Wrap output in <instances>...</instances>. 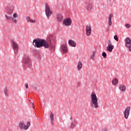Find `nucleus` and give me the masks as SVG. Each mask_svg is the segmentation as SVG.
<instances>
[{
  "instance_id": "f257e3e1",
  "label": "nucleus",
  "mask_w": 131,
  "mask_h": 131,
  "mask_svg": "<svg viewBox=\"0 0 131 131\" xmlns=\"http://www.w3.org/2000/svg\"><path fill=\"white\" fill-rule=\"evenodd\" d=\"M33 46L35 48H41L44 47L45 49H49V43L47 42L46 39L37 38L35 39L33 41Z\"/></svg>"
},
{
  "instance_id": "f03ea898",
  "label": "nucleus",
  "mask_w": 131,
  "mask_h": 131,
  "mask_svg": "<svg viewBox=\"0 0 131 131\" xmlns=\"http://www.w3.org/2000/svg\"><path fill=\"white\" fill-rule=\"evenodd\" d=\"M91 106L92 108L94 109H99V101L98 100V97H97V95L94 93H92L91 94Z\"/></svg>"
},
{
  "instance_id": "7ed1b4c3",
  "label": "nucleus",
  "mask_w": 131,
  "mask_h": 131,
  "mask_svg": "<svg viewBox=\"0 0 131 131\" xmlns=\"http://www.w3.org/2000/svg\"><path fill=\"white\" fill-rule=\"evenodd\" d=\"M49 47L52 50H55V45H56V38L52 35H50L48 38Z\"/></svg>"
},
{
  "instance_id": "20e7f679",
  "label": "nucleus",
  "mask_w": 131,
  "mask_h": 131,
  "mask_svg": "<svg viewBox=\"0 0 131 131\" xmlns=\"http://www.w3.org/2000/svg\"><path fill=\"white\" fill-rule=\"evenodd\" d=\"M45 14L48 19H50V17L53 14V11H51V8L48 3L45 4Z\"/></svg>"
},
{
  "instance_id": "39448f33",
  "label": "nucleus",
  "mask_w": 131,
  "mask_h": 131,
  "mask_svg": "<svg viewBox=\"0 0 131 131\" xmlns=\"http://www.w3.org/2000/svg\"><path fill=\"white\" fill-rule=\"evenodd\" d=\"M23 64L25 68L29 67L31 65V61L29 56H25L23 59Z\"/></svg>"
},
{
  "instance_id": "423d86ee",
  "label": "nucleus",
  "mask_w": 131,
  "mask_h": 131,
  "mask_svg": "<svg viewBox=\"0 0 131 131\" xmlns=\"http://www.w3.org/2000/svg\"><path fill=\"white\" fill-rule=\"evenodd\" d=\"M11 43L14 51V54L17 55L18 53V51L19 50V45H18V43H17L14 40H11Z\"/></svg>"
},
{
  "instance_id": "0eeeda50",
  "label": "nucleus",
  "mask_w": 131,
  "mask_h": 131,
  "mask_svg": "<svg viewBox=\"0 0 131 131\" xmlns=\"http://www.w3.org/2000/svg\"><path fill=\"white\" fill-rule=\"evenodd\" d=\"M125 46L127 48H128L129 52H131V39L128 37H127L125 39Z\"/></svg>"
},
{
  "instance_id": "6e6552de",
  "label": "nucleus",
  "mask_w": 131,
  "mask_h": 131,
  "mask_svg": "<svg viewBox=\"0 0 131 131\" xmlns=\"http://www.w3.org/2000/svg\"><path fill=\"white\" fill-rule=\"evenodd\" d=\"M130 112V106H127L124 111V116L125 119H128Z\"/></svg>"
},
{
  "instance_id": "1a4fd4ad",
  "label": "nucleus",
  "mask_w": 131,
  "mask_h": 131,
  "mask_svg": "<svg viewBox=\"0 0 131 131\" xmlns=\"http://www.w3.org/2000/svg\"><path fill=\"white\" fill-rule=\"evenodd\" d=\"M72 23V20L69 17L65 18L63 21V24L65 26H70Z\"/></svg>"
},
{
  "instance_id": "9d476101",
  "label": "nucleus",
  "mask_w": 131,
  "mask_h": 131,
  "mask_svg": "<svg viewBox=\"0 0 131 131\" xmlns=\"http://www.w3.org/2000/svg\"><path fill=\"white\" fill-rule=\"evenodd\" d=\"M86 34L87 36H90L92 34V27L91 25H86L85 27Z\"/></svg>"
},
{
  "instance_id": "9b49d317",
  "label": "nucleus",
  "mask_w": 131,
  "mask_h": 131,
  "mask_svg": "<svg viewBox=\"0 0 131 131\" xmlns=\"http://www.w3.org/2000/svg\"><path fill=\"white\" fill-rule=\"evenodd\" d=\"M113 49H114V46L112 45V42H111V40H108V46L107 47V50L111 53L112 51H113Z\"/></svg>"
},
{
  "instance_id": "f8f14e48",
  "label": "nucleus",
  "mask_w": 131,
  "mask_h": 131,
  "mask_svg": "<svg viewBox=\"0 0 131 131\" xmlns=\"http://www.w3.org/2000/svg\"><path fill=\"white\" fill-rule=\"evenodd\" d=\"M60 51L63 53V54H66L68 52V49H67V45L64 43L61 45L60 47Z\"/></svg>"
},
{
  "instance_id": "ddd939ff",
  "label": "nucleus",
  "mask_w": 131,
  "mask_h": 131,
  "mask_svg": "<svg viewBox=\"0 0 131 131\" xmlns=\"http://www.w3.org/2000/svg\"><path fill=\"white\" fill-rule=\"evenodd\" d=\"M18 126L20 129H25V130H27L28 129V127H26V125L24 122H20L18 123Z\"/></svg>"
},
{
  "instance_id": "4468645a",
  "label": "nucleus",
  "mask_w": 131,
  "mask_h": 131,
  "mask_svg": "<svg viewBox=\"0 0 131 131\" xmlns=\"http://www.w3.org/2000/svg\"><path fill=\"white\" fill-rule=\"evenodd\" d=\"M113 17V13H111L108 16V24L109 26H111L112 25V18Z\"/></svg>"
},
{
  "instance_id": "2eb2a0df",
  "label": "nucleus",
  "mask_w": 131,
  "mask_h": 131,
  "mask_svg": "<svg viewBox=\"0 0 131 131\" xmlns=\"http://www.w3.org/2000/svg\"><path fill=\"white\" fill-rule=\"evenodd\" d=\"M92 3L91 2L89 1L86 3V9L88 11H91L92 10Z\"/></svg>"
},
{
  "instance_id": "dca6fc26",
  "label": "nucleus",
  "mask_w": 131,
  "mask_h": 131,
  "mask_svg": "<svg viewBox=\"0 0 131 131\" xmlns=\"http://www.w3.org/2000/svg\"><path fill=\"white\" fill-rule=\"evenodd\" d=\"M68 42L70 47H73V48H75V47H76V43L72 39L69 40Z\"/></svg>"
},
{
  "instance_id": "f3484780",
  "label": "nucleus",
  "mask_w": 131,
  "mask_h": 131,
  "mask_svg": "<svg viewBox=\"0 0 131 131\" xmlns=\"http://www.w3.org/2000/svg\"><path fill=\"white\" fill-rule=\"evenodd\" d=\"M119 89L122 92H125V90H126L125 85H124L123 84H120L119 86Z\"/></svg>"
},
{
  "instance_id": "a211bd4d",
  "label": "nucleus",
  "mask_w": 131,
  "mask_h": 131,
  "mask_svg": "<svg viewBox=\"0 0 131 131\" xmlns=\"http://www.w3.org/2000/svg\"><path fill=\"white\" fill-rule=\"evenodd\" d=\"M50 120L52 125L54 126V114L52 112L50 113Z\"/></svg>"
},
{
  "instance_id": "6ab92c4d",
  "label": "nucleus",
  "mask_w": 131,
  "mask_h": 131,
  "mask_svg": "<svg viewBox=\"0 0 131 131\" xmlns=\"http://www.w3.org/2000/svg\"><path fill=\"white\" fill-rule=\"evenodd\" d=\"M26 19L27 22H30V23H35L36 22L35 20L31 19L30 16H27Z\"/></svg>"
},
{
  "instance_id": "aec40b11",
  "label": "nucleus",
  "mask_w": 131,
  "mask_h": 131,
  "mask_svg": "<svg viewBox=\"0 0 131 131\" xmlns=\"http://www.w3.org/2000/svg\"><path fill=\"white\" fill-rule=\"evenodd\" d=\"M57 20L60 22V21H62L63 20V16L61 14H57Z\"/></svg>"
},
{
  "instance_id": "412c9836",
  "label": "nucleus",
  "mask_w": 131,
  "mask_h": 131,
  "mask_svg": "<svg viewBox=\"0 0 131 131\" xmlns=\"http://www.w3.org/2000/svg\"><path fill=\"white\" fill-rule=\"evenodd\" d=\"M82 68V62L79 61L77 66L78 70H80Z\"/></svg>"
},
{
  "instance_id": "4be33fe9",
  "label": "nucleus",
  "mask_w": 131,
  "mask_h": 131,
  "mask_svg": "<svg viewBox=\"0 0 131 131\" xmlns=\"http://www.w3.org/2000/svg\"><path fill=\"white\" fill-rule=\"evenodd\" d=\"M112 83L114 85H116V84L118 83V79H117V78H114L112 80Z\"/></svg>"
},
{
  "instance_id": "5701e85b",
  "label": "nucleus",
  "mask_w": 131,
  "mask_h": 131,
  "mask_svg": "<svg viewBox=\"0 0 131 131\" xmlns=\"http://www.w3.org/2000/svg\"><path fill=\"white\" fill-rule=\"evenodd\" d=\"M76 124H75V120H73L71 123V128H73L75 127Z\"/></svg>"
},
{
  "instance_id": "b1692460",
  "label": "nucleus",
  "mask_w": 131,
  "mask_h": 131,
  "mask_svg": "<svg viewBox=\"0 0 131 131\" xmlns=\"http://www.w3.org/2000/svg\"><path fill=\"white\" fill-rule=\"evenodd\" d=\"M5 17L7 20H12V19H13V17H12V15L9 14H6Z\"/></svg>"
},
{
  "instance_id": "393cba45",
  "label": "nucleus",
  "mask_w": 131,
  "mask_h": 131,
  "mask_svg": "<svg viewBox=\"0 0 131 131\" xmlns=\"http://www.w3.org/2000/svg\"><path fill=\"white\" fill-rule=\"evenodd\" d=\"M4 94L6 97L9 96V91H8V88L7 87L4 89Z\"/></svg>"
},
{
  "instance_id": "a878e982",
  "label": "nucleus",
  "mask_w": 131,
  "mask_h": 131,
  "mask_svg": "<svg viewBox=\"0 0 131 131\" xmlns=\"http://www.w3.org/2000/svg\"><path fill=\"white\" fill-rule=\"evenodd\" d=\"M95 55H96V52L95 51H93L92 54L90 56V58L92 60H95Z\"/></svg>"
},
{
  "instance_id": "bb28decb",
  "label": "nucleus",
  "mask_w": 131,
  "mask_h": 131,
  "mask_svg": "<svg viewBox=\"0 0 131 131\" xmlns=\"http://www.w3.org/2000/svg\"><path fill=\"white\" fill-rule=\"evenodd\" d=\"M12 14H13V9H9L8 11V15H12Z\"/></svg>"
},
{
  "instance_id": "cd10ccee",
  "label": "nucleus",
  "mask_w": 131,
  "mask_h": 131,
  "mask_svg": "<svg viewBox=\"0 0 131 131\" xmlns=\"http://www.w3.org/2000/svg\"><path fill=\"white\" fill-rule=\"evenodd\" d=\"M102 57H103L104 58H106L107 57V54H106L105 52H103L102 54Z\"/></svg>"
},
{
  "instance_id": "c85d7f7f",
  "label": "nucleus",
  "mask_w": 131,
  "mask_h": 131,
  "mask_svg": "<svg viewBox=\"0 0 131 131\" xmlns=\"http://www.w3.org/2000/svg\"><path fill=\"white\" fill-rule=\"evenodd\" d=\"M11 20L12 22H14V23H15V24H17V19H16V18H13V19H12Z\"/></svg>"
},
{
  "instance_id": "c756f323",
  "label": "nucleus",
  "mask_w": 131,
  "mask_h": 131,
  "mask_svg": "<svg viewBox=\"0 0 131 131\" xmlns=\"http://www.w3.org/2000/svg\"><path fill=\"white\" fill-rule=\"evenodd\" d=\"M114 40H116V41H118V37L117 36V35H115L114 37Z\"/></svg>"
},
{
  "instance_id": "7c9ffc66",
  "label": "nucleus",
  "mask_w": 131,
  "mask_h": 131,
  "mask_svg": "<svg viewBox=\"0 0 131 131\" xmlns=\"http://www.w3.org/2000/svg\"><path fill=\"white\" fill-rule=\"evenodd\" d=\"M30 125H31L30 122L28 121V122H27V125H26V127H28V128H29V126H30Z\"/></svg>"
},
{
  "instance_id": "2f4dec72",
  "label": "nucleus",
  "mask_w": 131,
  "mask_h": 131,
  "mask_svg": "<svg viewBox=\"0 0 131 131\" xmlns=\"http://www.w3.org/2000/svg\"><path fill=\"white\" fill-rule=\"evenodd\" d=\"M125 27H126V28H130V25L128 24H126L125 25Z\"/></svg>"
},
{
  "instance_id": "473e14b6",
  "label": "nucleus",
  "mask_w": 131,
  "mask_h": 131,
  "mask_svg": "<svg viewBox=\"0 0 131 131\" xmlns=\"http://www.w3.org/2000/svg\"><path fill=\"white\" fill-rule=\"evenodd\" d=\"M102 131H108V129L107 128H103Z\"/></svg>"
},
{
  "instance_id": "72a5a7b5",
  "label": "nucleus",
  "mask_w": 131,
  "mask_h": 131,
  "mask_svg": "<svg viewBox=\"0 0 131 131\" xmlns=\"http://www.w3.org/2000/svg\"><path fill=\"white\" fill-rule=\"evenodd\" d=\"M17 14H16V13L13 14L14 18H17Z\"/></svg>"
},
{
  "instance_id": "f704fd0d",
  "label": "nucleus",
  "mask_w": 131,
  "mask_h": 131,
  "mask_svg": "<svg viewBox=\"0 0 131 131\" xmlns=\"http://www.w3.org/2000/svg\"><path fill=\"white\" fill-rule=\"evenodd\" d=\"M31 104L32 105V107L34 109V103H33V102H31Z\"/></svg>"
},
{
  "instance_id": "c9c22d12",
  "label": "nucleus",
  "mask_w": 131,
  "mask_h": 131,
  "mask_svg": "<svg viewBox=\"0 0 131 131\" xmlns=\"http://www.w3.org/2000/svg\"><path fill=\"white\" fill-rule=\"evenodd\" d=\"M110 31V28H107V29H106V31H107V32H109V31Z\"/></svg>"
},
{
  "instance_id": "e433bc0d",
  "label": "nucleus",
  "mask_w": 131,
  "mask_h": 131,
  "mask_svg": "<svg viewBox=\"0 0 131 131\" xmlns=\"http://www.w3.org/2000/svg\"><path fill=\"white\" fill-rule=\"evenodd\" d=\"M26 89H28V83H26Z\"/></svg>"
},
{
  "instance_id": "4c0bfd02",
  "label": "nucleus",
  "mask_w": 131,
  "mask_h": 131,
  "mask_svg": "<svg viewBox=\"0 0 131 131\" xmlns=\"http://www.w3.org/2000/svg\"><path fill=\"white\" fill-rule=\"evenodd\" d=\"M70 119H71V120H72V121H73V120H74L73 118L72 117H71Z\"/></svg>"
},
{
  "instance_id": "58836bf2",
  "label": "nucleus",
  "mask_w": 131,
  "mask_h": 131,
  "mask_svg": "<svg viewBox=\"0 0 131 131\" xmlns=\"http://www.w3.org/2000/svg\"><path fill=\"white\" fill-rule=\"evenodd\" d=\"M110 2H111V1H112V0H110ZM113 1H115V0H113Z\"/></svg>"
}]
</instances>
